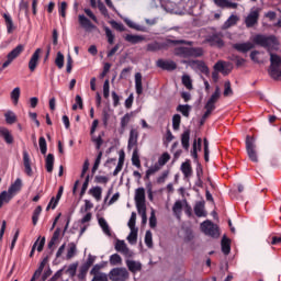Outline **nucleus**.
Here are the masks:
<instances>
[{
  "mask_svg": "<svg viewBox=\"0 0 281 281\" xmlns=\"http://www.w3.org/2000/svg\"><path fill=\"white\" fill-rule=\"evenodd\" d=\"M115 250L119 251V254H123V256H131V249H128L124 240H116Z\"/></svg>",
  "mask_w": 281,
  "mask_h": 281,
  "instance_id": "20",
  "label": "nucleus"
},
{
  "mask_svg": "<svg viewBox=\"0 0 281 281\" xmlns=\"http://www.w3.org/2000/svg\"><path fill=\"white\" fill-rule=\"evenodd\" d=\"M145 245L150 249L153 248V232L147 231L145 234Z\"/></svg>",
  "mask_w": 281,
  "mask_h": 281,
  "instance_id": "61",
  "label": "nucleus"
},
{
  "mask_svg": "<svg viewBox=\"0 0 281 281\" xmlns=\"http://www.w3.org/2000/svg\"><path fill=\"white\" fill-rule=\"evenodd\" d=\"M227 63L223 61V60H218L217 63H215V65L213 66L214 71H217L218 74H223V76H227L229 74V69H227Z\"/></svg>",
  "mask_w": 281,
  "mask_h": 281,
  "instance_id": "22",
  "label": "nucleus"
},
{
  "mask_svg": "<svg viewBox=\"0 0 281 281\" xmlns=\"http://www.w3.org/2000/svg\"><path fill=\"white\" fill-rule=\"evenodd\" d=\"M25 52V45L19 44L15 48H13L8 55L7 60L2 64L1 69H7V67H10L12 65V61L16 60Z\"/></svg>",
  "mask_w": 281,
  "mask_h": 281,
  "instance_id": "6",
  "label": "nucleus"
},
{
  "mask_svg": "<svg viewBox=\"0 0 281 281\" xmlns=\"http://www.w3.org/2000/svg\"><path fill=\"white\" fill-rule=\"evenodd\" d=\"M68 250H67V260H71V258H74V256H76V251H77V247H76V244L75 243H70L68 245Z\"/></svg>",
  "mask_w": 281,
  "mask_h": 281,
  "instance_id": "49",
  "label": "nucleus"
},
{
  "mask_svg": "<svg viewBox=\"0 0 281 281\" xmlns=\"http://www.w3.org/2000/svg\"><path fill=\"white\" fill-rule=\"evenodd\" d=\"M222 252L224 254V256H229L231 251H232V239L227 238V236H223L222 241Z\"/></svg>",
  "mask_w": 281,
  "mask_h": 281,
  "instance_id": "21",
  "label": "nucleus"
},
{
  "mask_svg": "<svg viewBox=\"0 0 281 281\" xmlns=\"http://www.w3.org/2000/svg\"><path fill=\"white\" fill-rule=\"evenodd\" d=\"M63 192H64V188L59 187L56 198L53 196L50 199V201L46 207V212H49V210H56L60 199H63Z\"/></svg>",
  "mask_w": 281,
  "mask_h": 281,
  "instance_id": "15",
  "label": "nucleus"
},
{
  "mask_svg": "<svg viewBox=\"0 0 281 281\" xmlns=\"http://www.w3.org/2000/svg\"><path fill=\"white\" fill-rule=\"evenodd\" d=\"M175 45H189V47H192L194 42L186 40H166L164 42H151L147 44L146 49L147 52H161V49H168Z\"/></svg>",
  "mask_w": 281,
  "mask_h": 281,
  "instance_id": "1",
  "label": "nucleus"
},
{
  "mask_svg": "<svg viewBox=\"0 0 281 281\" xmlns=\"http://www.w3.org/2000/svg\"><path fill=\"white\" fill-rule=\"evenodd\" d=\"M21 98V88H14L11 92V99L13 100V104H19V99Z\"/></svg>",
  "mask_w": 281,
  "mask_h": 281,
  "instance_id": "50",
  "label": "nucleus"
},
{
  "mask_svg": "<svg viewBox=\"0 0 281 281\" xmlns=\"http://www.w3.org/2000/svg\"><path fill=\"white\" fill-rule=\"evenodd\" d=\"M203 144H204V160L207 162L210 161V142L207 140V138L203 139Z\"/></svg>",
  "mask_w": 281,
  "mask_h": 281,
  "instance_id": "58",
  "label": "nucleus"
},
{
  "mask_svg": "<svg viewBox=\"0 0 281 281\" xmlns=\"http://www.w3.org/2000/svg\"><path fill=\"white\" fill-rule=\"evenodd\" d=\"M132 164L136 168H142V160H139V154L137 147L134 148L133 155H132Z\"/></svg>",
  "mask_w": 281,
  "mask_h": 281,
  "instance_id": "38",
  "label": "nucleus"
},
{
  "mask_svg": "<svg viewBox=\"0 0 281 281\" xmlns=\"http://www.w3.org/2000/svg\"><path fill=\"white\" fill-rule=\"evenodd\" d=\"M55 65L56 67H58V69H63V67H65V55H63V53H57V56L55 58Z\"/></svg>",
  "mask_w": 281,
  "mask_h": 281,
  "instance_id": "44",
  "label": "nucleus"
},
{
  "mask_svg": "<svg viewBox=\"0 0 281 281\" xmlns=\"http://www.w3.org/2000/svg\"><path fill=\"white\" fill-rule=\"evenodd\" d=\"M170 161V154L168 153H164L159 159H158V166L160 168V166H166V164Z\"/></svg>",
  "mask_w": 281,
  "mask_h": 281,
  "instance_id": "59",
  "label": "nucleus"
},
{
  "mask_svg": "<svg viewBox=\"0 0 281 281\" xmlns=\"http://www.w3.org/2000/svg\"><path fill=\"white\" fill-rule=\"evenodd\" d=\"M135 223H137V213L132 212L131 217H130V221H128V223H127L130 229H137V228L135 227Z\"/></svg>",
  "mask_w": 281,
  "mask_h": 281,
  "instance_id": "60",
  "label": "nucleus"
},
{
  "mask_svg": "<svg viewBox=\"0 0 281 281\" xmlns=\"http://www.w3.org/2000/svg\"><path fill=\"white\" fill-rule=\"evenodd\" d=\"M149 227L155 229L157 227V216L155 215V210L151 209L150 217H149Z\"/></svg>",
  "mask_w": 281,
  "mask_h": 281,
  "instance_id": "62",
  "label": "nucleus"
},
{
  "mask_svg": "<svg viewBox=\"0 0 281 281\" xmlns=\"http://www.w3.org/2000/svg\"><path fill=\"white\" fill-rule=\"evenodd\" d=\"M23 164L25 175H27V177H32L34 171H32V160L30 159V154L27 151H23Z\"/></svg>",
  "mask_w": 281,
  "mask_h": 281,
  "instance_id": "18",
  "label": "nucleus"
},
{
  "mask_svg": "<svg viewBox=\"0 0 281 281\" xmlns=\"http://www.w3.org/2000/svg\"><path fill=\"white\" fill-rule=\"evenodd\" d=\"M54 154H48L45 159V168L47 172H54Z\"/></svg>",
  "mask_w": 281,
  "mask_h": 281,
  "instance_id": "35",
  "label": "nucleus"
},
{
  "mask_svg": "<svg viewBox=\"0 0 281 281\" xmlns=\"http://www.w3.org/2000/svg\"><path fill=\"white\" fill-rule=\"evenodd\" d=\"M133 117V113H126L122 119H121V134L126 131V126L131 123V119Z\"/></svg>",
  "mask_w": 281,
  "mask_h": 281,
  "instance_id": "36",
  "label": "nucleus"
},
{
  "mask_svg": "<svg viewBox=\"0 0 281 281\" xmlns=\"http://www.w3.org/2000/svg\"><path fill=\"white\" fill-rule=\"evenodd\" d=\"M182 85L187 89H192V79L190 78V76L188 75L182 76Z\"/></svg>",
  "mask_w": 281,
  "mask_h": 281,
  "instance_id": "63",
  "label": "nucleus"
},
{
  "mask_svg": "<svg viewBox=\"0 0 281 281\" xmlns=\"http://www.w3.org/2000/svg\"><path fill=\"white\" fill-rule=\"evenodd\" d=\"M4 23L7 25V32L8 34H12L14 32V21L12 20V16L9 13H3Z\"/></svg>",
  "mask_w": 281,
  "mask_h": 281,
  "instance_id": "25",
  "label": "nucleus"
},
{
  "mask_svg": "<svg viewBox=\"0 0 281 281\" xmlns=\"http://www.w3.org/2000/svg\"><path fill=\"white\" fill-rule=\"evenodd\" d=\"M99 225L106 234V236H111V228L109 227V223H106V220H104V217L99 218Z\"/></svg>",
  "mask_w": 281,
  "mask_h": 281,
  "instance_id": "42",
  "label": "nucleus"
},
{
  "mask_svg": "<svg viewBox=\"0 0 281 281\" xmlns=\"http://www.w3.org/2000/svg\"><path fill=\"white\" fill-rule=\"evenodd\" d=\"M131 278L126 268H113L109 273V280L111 281H126Z\"/></svg>",
  "mask_w": 281,
  "mask_h": 281,
  "instance_id": "7",
  "label": "nucleus"
},
{
  "mask_svg": "<svg viewBox=\"0 0 281 281\" xmlns=\"http://www.w3.org/2000/svg\"><path fill=\"white\" fill-rule=\"evenodd\" d=\"M281 57L278 54L270 52V67L268 74L272 80H281Z\"/></svg>",
  "mask_w": 281,
  "mask_h": 281,
  "instance_id": "3",
  "label": "nucleus"
},
{
  "mask_svg": "<svg viewBox=\"0 0 281 281\" xmlns=\"http://www.w3.org/2000/svg\"><path fill=\"white\" fill-rule=\"evenodd\" d=\"M270 245H281V236H271L268 238Z\"/></svg>",
  "mask_w": 281,
  "mask_h": 281,
  "instance_id": "64",
  "label": "nucleus"
},
{
  "mask_svg": "<svg viewBox=\"0 0 281 281\" xmlns=\"http://www.w3.org/2000/svg\"><path fill=\"white\" fill-rule=\"evenodd\" d=\"M7 124H14L16 122V114L14 112H7L4 114Z\"/></svg>",
  "mask_w": 281,
  "mask_h": 281,
  "instance_id": "57",
  "label": "nucleus"
},
{
  "mask_svg": "<svg viewBox=\"0 0 281 281\" xmlns=\"http://www.w3.org/2000/svg\"><path fill=\"white\" fill-rule=\"evenodd\" d=\"M181 172L184 175L186 179H190V177H192V165H190V160L182 162Z\"/></svg>",
  "mask_w": 281,
  "mask_h": 281,
  "instance_id": "26",
  "label": "nucleus"
},
{
  "mask_svg": "<svg viewBox=\"0 0 281 281\" xmlns=\"http://www.w3.org/2000/svg\"><path fill=\"white\" fill-rule=\"evenodd\" d=\"M246 153L254 164H258V154L256 153V138L254 136H246Z\"/></svg>",
  "mask_w": 281,
  "mask_h": 281,
  "instance_id": "5",
  "label": "nucleus"
},
{
  "mask_svg": "<svg viewBox=\"0 0 281 281\" xmlns=\"http://www.w3.org/2000/svg\"><path fill=\"white\" fill-rule=\"evenodd\" d=\"M21 188H23V181H22L20 178H18V179L14 181V183H12V184L9 187L7 193H8L9 196H11V199H14V194H15L16 192H21Z\"/></svg>",
  "mask_w": 281,
  "mask_h": 281,
  "instance_id": "16",
  "label": "nucleus"
},
{
  "mask_svg": "<svg viewBox=\"0 0 281 281\" xmlns=\"http://www.w3.org/2000/svg\"><path fill=\"white\" fill-rule=\"evenodd\" d=\"M177 111L182 113L184 117H190V111H192V106L188 104H184V105L180 104L177 106Z\"/></svg>",
  "mask_w": 281,
  "mask_h": 281,
  "instance_id": "39",
  "label": "nucleus"
},
{
  "mask_svg": "<svg viewBox=\"0 0 281 281\" xmlns=\"http://www.w3.org/2000/svg\"><path fill=\"white\" fill-rule=\"evenodd\" d=\"M206 43H209L211 47H217L218 49H221V47H225V42L223 41V37H221V35L218 34H213L209 36L206 38Z\"/></svg>",
  "mask_w": 281,
  "mask_h": 281,
  "instance_id": "10",
  "label": "nucleus"
},
{
  "mask_svg": "<svg viewBox=\"0 0 281 281\" xmlns=\"http://www.w3.org/2000/svg\"><path fill=\"white\" fill-rule=\"evenodd\" d=\"M135 203H146V190L144 188H138L135 192Z\"/></svg>",
  "mask_w": 281,
  "mask_h": 281,
  "instance_id": "27",
  "label": "nucleus"
},
{
  "mask_svg": "<svg viewBox=\"0 0 281 281\" xmlns=\"http://www.w3.org/2000/svg\"><path fill=\"white\" fill-rule=\"evenodd\" d=\"M173 54L178 56V58H190V47L178 46L173 49Z\"/></svg>",
  "mask_w": 281,
  "mask_h": 281,
  "instance_id": "19",
  "label": "nucleus"
},
{
  "mask_svg": "<svg viewBox=\"0 0 281 281\" xmlns=\"http://www.w3.org/2000/svg\"><path fill=\"white\" fill-rule=\"evenodd\" d=\"M135 89H136L137 95H142V93H144V87L142 85V74L140 72L135 74Z\"/></svg>",
  "mask_w": 281,
  "mask_h": 281,
  "instance_id": "31",
  "label": "nucleus"
},
{
  "mask_svg": "<svg viewBox=\"0 0 281 281\" xmlns=\"http://www.w3.org/2000/svg\"><path fill=\"white\" fill-rule=\"evenodd\" d=\"M105 36L108 38L109 45H113L115 43V34H113V31L109 26H104Z\"/></svg>",
  "mask_w": 281,
  "mask_h": 281,
  "instance_id": "45",
  "label": "nucleus"
},
{
  "mask_svg": "<svg viewBox=\"0 0 281 281\" xmlns=\"http://www.w3.org/2000/svg\"><path fill=\"white\" fill-rule=\"evenodd\" d=\"M221 100V88L216 86L214 93L209 99V102L216 104Z\"/></svg>",
  "mask_w": 281,
  "mask_h": 281,
  "instance_id": "43",
  "label": "nucleus"
},
{
  "mask_svg": "<svg viewBox=\"0 0 281 281\" xmlns=\"http://www.w3.org/2000/svg\"><path fill=\"white\" fill-rule=\"evenodd\" d=\"M137 139H139V132L136 128L130 131V137L127 142V150H133L137 148Z\"/></svg>",
  "mask_w": 281,
  "mask_h": 281,
  "instance_id": "12",
  "label": "nucleus"
},
{
  "mask_svg": "<svg viewBox=\"0 0 281 281\" xmlns=\"http://www.w3.org/2000/svg\"><path fill=\"white\" fill-rule=\"evenodd\" d=\"M137 228L131 229L130 235L127 236V240L130 245H136L137 244Z\"/></svg>",
  "mask_w": 281,
  "mask_h": 281,
  "instance_id": "48",
  "label": "nucleus"
},
{
  "mask_svg": "<svg viewBox=\"0 0 281 281\" xmlns=\"http://www.w3.org/2000/svg\"><path fill=\"white\" fill-rule=\"evenodd\" d=\"M260 19V11L254 10L245 19L246 27H254V25H258V20Z\"/></svg>",
  "mask_w": 281,
  "mask_h": 281,
  "instance_id": "8",
  "label": "nucleus"
},
{
  "mask_svg": "<svg viewBox=\"0 0 281 281\" xmlns=\"http://www.w3.org/2000/svg\"><path fill=\"white\" fill-rule=\"evenodd\" d=\"M205 54L203 47H189V58H201Z\"/></svg>",
  "mask_w": 281,
  "mask_h": 281,
  "instance_id": "28",
  "label": "nucleus"
},
{
  "mask_svg": "<svg viewBox=\"0 0 281 281\" xmlns=\"http://www.w3.org/2000/svg\"><path fill=\"white\" fill-rule=\"evenodd\" d=\"M156 67H159V69H162L164 71H175V69H177V63L172 60L158 59L156 61Z\"/></svg>",
  "mask_w": 281,
  "mask_h": 281,
  "instance_id": "9",
  "label": "nucleus"
},
{
  "mask_svg": "<svg viewBox=\"0 0 281 281\" xmlns=\"http://www.w3.org/2000/svg\"><path fill=\"white\" fill-rule=\"evenodd\" d=\"M254 47H256V45L251 42L233 44V49H236V52H239L240 54H247V52H251Z\"/></svg>",
  "mask_w": 281,
  "mask_h": 281,
  "instance_id": "11",
  "label": "nucleus"
},
{
  "mask_svg": "<svg viewBox=\"0 0 281 281\" xmlns=\"http://www.w3.org/2000/svg\"><path fill=\"white\" fill-rule=\"evenodd\" d=\"M42 212H43V206H41V205L36 206V209L33 212V215H32L33 225L38 224V218H40Z\"/></svg>",
  "mask_w": 281,
  "mask_h": 281,
  "instance_id": "41",
  "label": "nucleus"
},
{
  "mask_svg": "<svg viewBox=\"0 0 281 281\" xmlns=\"http://www.w3.org/2000/svg\"><path fill=\"white\" fill-rule=\"evenodd\" d=\"M124 159H125V154H124V151H121L120 156H119L117 166L113 171V177H117V175H120V172H122V168H124Z\"/></svg>",
  "mask_w": 281,
  "mask_h": 281,
  "instance_id": "32",
  "label": "nucleus"
},
{
  "mask_svg": "<svg viewBox=\"0 0 281 281\" xmlns=\"http://www.w3.org/2000/svg\"><path fill=\"white\" fill-rule=\"evenodd\" d=\"M102 150H99L98 155H97V158L94 160V165L92 167V175L97 172V170L100 168V164L102 161Z\"/></svg>",
  "mask_w": 281,
  "mask_h": 281,
  "instance_id": "51",
  "label": "nucleus"
},
{
  "mask_svg": "<svg viewBox=\"0 0 281 281\" xmlns=\"http://www.w3.org/2000/svg\"><path fill=\"white\" fill-rule=\"evenodd\" d=\"M252 42L255 45H259V47L268 49L269 54H271V49H273V47H278V45H280V41H278V37L276 35L267 36L262 34H257L254 36Z\"/></svg>",
  "mask_w": 281,
  "mask_h": 281,
  "instance_id": "2",
  "label": "nucleus"
},
{
  "mask_svg": "<svg viewBox=\"0 0 281 281\" xmlns=\"http://www.w3.org/2000/svg\"><path fill=\"white\" fill-rule=\"evenodd\" d=\"M0 136L3 137L7 144H14V137L8 128L0 127Z\"/></svg>",
  "mask_w": 281,
  "mask_h": 281,
  "instance_id": "29",
  "label": "nucleus"
},
{
  "mask_svg": "<svg viewBox=\"0 0 281 281\" xmlns=\"http://www.w3.org/2000/svg\"><path fill=\"white\" fill-rule=\"evenodd\" d=\"M38 144L42 155H47V140L42 136L38 139Z\"/></svg>",
  "mask_w": 281,
  "mask_h": 281,
  "instance_id": "55",
  "label": "nucleus"
},
{
  "mask_svg": "<svg viewBox=\"0 0 281 281\" xmlns=\"http://www.w3.org/2000/svg\"><path fill=\"white\" fill-rule=\"evenodd\" d=\"M181 145L184 150L190 149V130H187L181 135Z\"/></svg>",
  "mask_w": 281,
  "mask_h": 281,
  "instance_id": "30",
  "label": "nucleus"
},
{
  "mask_svg": "<svg viewBox=\"0 0 281 281\" xmlns=\"http://www.w3.org/2000/svg\"><path fill=\"white\" fill-rule=\"evenodd\" d=\"M161 169V167H159V165H155L154 167H150L145 175V181L150 179L151 175H155V172H159V170Z\"/></svg>",
  "mask_w": 281,
  "mask_h": 281,
  "instance_id": "56",
  "label": "nucleus"
},
{
  "mask_svg": "<svg viewBox=\"0 0 281 281\" xmlns=\"http://www.w3.org/2000/svg\"><path fill=\"white\" fill-rule=\"evenodd\" d=\"M194 214L198 216V218H203L207 216V213H205V203L204 202H198L194 206Z\"/></svg>",
  "mask_w": 281,
  "mask_h": 281,
  "instance_id": "24",
  "label": "nucleus"
},
{
  "mask_svg": "<svg viewBox=\"0 0 281 281\" xmlns=\"http://www.w3.org/2000/svg\"><path fill=\"white\" fill-rule=\"evenodd\" d=\"M239 18L238 15L232 14L227 21L224 23L225 27H234V25H236V23H238Z\"/></svg>",
  "mask_w": 281,
  "mask_h": 281,
  "instance_id": "47",
  "label": "nucleus"
},
{
  "mask_svg": "<svg viewBox=\"0 0 281 281\" xmlns=\"http://www.w3.org/2000/svg\"><path fill=\"white\" fill-rule=\"evenodd\" d=\"M180 126H181V115L180 114H175L172 116V127H173V131H179Z\"/></svg>",
  "mask_w": 281,
  "mask_h": 281,
  "instance_id": "53",
  "label": "nucleus"
},
{
  "mask_svg": "<svg viewBox=\"0 0 281 281\" xmlns=\"http://www.w3.org/2000/svg\"><path fill=\"white\" fill-rule=\"evenodd\" d=\"M223 95L225 98L229 97V95H234V90H232V82L229 81H226L224 83V92H223Z\"/></svg>",
  "mask_w": 281,
  "mask_h": 281,
  "instance_id": "54",
  "label": "nucleus"
},
{
  "mask_svg": "<svg viewBox=\"0 0 281 281\" xmlns=\"http://www.w3.org/2000/svg\"><path fill=\"white\" fill-rule=\"evenodd\" d=\"M41 52H43V49L37 48L31 56V59L29 61L30 71H36V67H38V60L41 58Z\"/></svg>",
  "mask_w": 281,
  "mask_h": 281,
  "instance_id": "14",
  "label": "nucleus"
},
{
  "mask_svg": "<svg viewBox=\"0 0 281 281\" xmlns=\"http://www.w3.org/2000/svg\"><path fill=\"white\" fill-rule=\"evenodd\" d=\"M89 194L94 196L97 201H100L102 199V188L93 187L89 190Z\"/></svg>",
  "mask_w": 281,
  "mask_h": 281,
  "instance_id": "40",
  "label": "nucleus"
},
{
  "mask_svg": "<svg viewBox=\"0 0 281 281\" xmlns=\"http://www.w3.org/2000/svg\"><path fill=\"white\" fill-rule=\"evenodd\" d=\"M214 3L217 5V8H238L237 3L229 2V0H214Z\"/></svg>",
  "mask_w": 281,
  "mask_h": 281,
  "instance_id": "33",
  "label": "nucleus"
},
{
  "mask_svg": "<svg viewBox=\"0 0 281 281\" xmlns=\"http://www.w3.org/2000/svg\"><path fill=\"white\" fill-rule=\"evenodd\" d=\"M104 135V132H102L99 136L92 135L91 142L95 146V150H100L102 148V144H104V139H102V136Z\"/></svg>",
  "mask_w": 281,
  "mask_h": 281,
  "instance_id": "37",
  "label": "nucleus"
},
{
  "mask_svg": "<svg viewBox=\"0 0 281 281\" xmlns=\"http://www.w3.org/2000/svg\"><path fill=\"white\" fill-rule=\"evenodd\" d=\"M201 231L205 236H211V238H218L221 233L218 231V225L214 224L212 221L206 220L201 225Z\"/></svg>",
  "mask_w": 281,
  "mask_h": 281,
  "instance_id": "4",
  "label": "nucleus"
},
{
  "mask_svg": "<svg viewBox=\"0 0 281 281\" xmlns=\"http://www.w3.org/2000/svg\"><path fill=\"white\" fill-rule=\"evenodd\" d=\"M79 25L86 30V32H91V30H98V26L95 24L91 23V20L89 18L85 16L83 14L78 16Z\"/></svg>",
  "mask_w": 281,
  "mask_h": 281,
  "instance_id": "13",
  "label": "nucleus"
},
{
  "mask_svg": "<svg viewBox=\"0 0 281 281\" xmlns=\"http://www.w3.org/2000/svg\"><path fill=\"white\" fill-rule=\"evenodd\" d=\"M126 267L131 273H137L142 271V262L135 260H126Z\"/></svg>",
  "mask_w": 281,
  "mask_h": 281,
  "instance_id": "23",
  "label": "nucleus"
},
{
  "mask_svg": "<svg viewBox=\"0 0 281 281\" xmlns=\"http://www.w3.org/2000/svg\"><path fill=\"white\" fill-rule=\"evenodd\" d=\"M125 41L132 45H137V43H142V41H144V36L127 34L125 35Z\"/></svg>",
  "mask_w": 281,
  "mask_h": 281,
  "instance_id": "34",
  "label": "nucleus"
},
{
  "mask_svg": "<svg viewBox=\"0 0 281 281\" xmlns=\"http://www.w3.org/2000/svg\"><path fill=\"white\" fill-rule=\"evenodd\" d=\"M12 195L8 194V191H2L0 193V209L3 207V203H10Z\"/></svg>",
  "mask_w": 281,
  "mask_h": 281,
  "instance_id": "46",
  "label": "nucleus"
},
{
  "mask_svg": "<svg viewBox=\"0 0 281 281\" xmlns=\"http://www.w3.org/2000/svg\"><path fill=\"white\" fill-rule=\"evenodd\" d=\"M190 67H196L201 74H204L205 76H210V68L203 60H191Z\"/></svg>",
  "mask_w": 281,
  "mask_h": 281,
  "instance_id": "17",
  "label": "nucleus"
},
{
  "mask_svg": "<svg viewBox=\"0 0 281 281\" xmlns=\"http://www.w3.org/2000/svg\"><path fill=\"white\" fill-rule=\"evenodd\" d=\"M110 265L115 267L117 265H122V257L119 254H114L110 257Z\"/></svg>",
  "mask_w": 281,
  "mask_h": 281,
  "instance_id": "52",
  "label": "nucleus"
}]
</instances>
